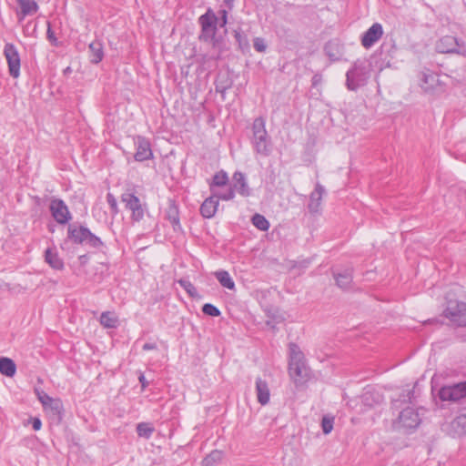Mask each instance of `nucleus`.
<instances>
[{
    "label": "nucleus",
    "instance_id": "nucleus-4",
    "mask_svg": "<svg viewBox=\"0 0 466 466\" xmlns=\"http://www.w3.org/2000/svg\"><path fill=\"white\" fill-rule=\"evenodd\" d=\"M436 50L441 54H458L466 57V46L452 35L441 37L436 44Z\"/></svg>",
    "mask_w": 466,
    "mask_h": 466
},
{
    "label": "nucleus",
    "instance_id": "nucleus-39",
    "mask_svg": "<svg viewBox=\"0 0 466 466\" xmlns=\"http://www.w3.org/2000/svg\"><path fill=\"white\" fill-rule=\"evenodd\" d=\"M35 393L37 397V400L41 402L44 409H47L48 402L51 401L52 397H50L47 393H46L43 390L35 388Z\"/></svg>",
    "mask_w": 466,
    "mask_h": 466
},
{
    "label": "nucleus",
    "instance_id": "nucleus-6",
    "mask_svg": "<svg viewBox=\"0 0 466 466\" xmlns=\"http://www.w3.org/2000/svg\"><path fill=\"white\" fill-rule=\"evenodd\" d=\"M121 200L125 204L127 209L131 211V218L134 221L139 222L143 219L146 205H143L134 193L126 191L121 196Z\"/></svg>",
    "mask_w": 466,
    "mask_h": 466
},
{
    "label": "nucleus",
    "instance_id": "nucleus-17",
    "mask_svg": "<svg viewBox=\"0 0 466 466\" xmlns=\"http://www.w3.org/2000/svg\"><path fill=\"white\" fill-rule=\"evenodd\" d=\"M324 52L330 61L336 62L343 56V46L336 39L329 40L324 46Z\"/></svg>",
    "mask_w": 466,
    "mask_h": 466
},
{
    "label": "nucleus",
    "instance_id": "nucleus-25",
    "mask_svg": "<svg viewBox=\"0 0 466 466\" xmlns=\"http://www.w3.org/2000/svg\"><path fill=\"white\" fill-rule=\"evenodd\" d=\"M16 366L13 360L1 357L0 358V373L6 377H13L15 374Z\"/></svg>",
    "mask_w": 466,
    "mask_h": 466
},
{
    "label": "nucleus",
    "instance_id": "nucleus-7",
    "mask_svg": "<svg viewBox=\"0 0 466 466\" xmlns=\"http://www.w3.org/2000/svg\"><path fill=\"white\" fill-rule=\"evenodd\" d=\"M444 316L458 326L466 327V303L449 301Z\"/></svg>",
    "mask_w": 466,
    "mask_h": 466
},
{
    "label": "nucleus",
    "instance_id": "nucleus-33",
    "mask_svg": "<svg viewBox=\"0 0 466 466\" xmlns=\"http://www.w3.org/2000/svg\"><path fill=\"white\" fill-rule=\"evenodd\" d=\"M252 224L261 231H267L269 228L268 220L260 214H255L251 218Z\"/></svg>",
    "mask_w": 466,
    "mask_h": 466
},
{
    "label": "nucleus",
    "instance_id": "nucleus-5",
    "mask_svg": "<svg viewBox=\"0 0 466 466\" xmlns=\"http://www.w3.org/2000/svg\"><path fill=\"white\" fill-rule=\"evenodd\" d=\"M420 423L419 413L410 407L403 409L397 420L393 421V428L396 430L416 429Z\"/></svg>",
    "mask_w": 466,
    "mask_h": 466
},
{
    "label": "nucleus",
    "instance_id": "nucleus-9",
    "mask_svg": "<svg viewBox=\"0 0 466 466\" xmlns=\"http://www.w3.org/2000/svg\"><path fill=\"white\" fill-rule=\"evenodd\" d=\"M4 55L7 62L9 75L13 78H17L20 76L21 60L15 45L6 43L4 47Z\"/></svg>",
    "mask_w": 466,
    "mask_h": 466
},
{
    "label": "nucleus",
    "instance_id": "nucleus-50",
    "mask_svg": "<svg viewBox=\"0 0 466 466\" xmlns=\"http://www.w3.org/2000/svg\"><path fill=\"white\" fill-rule=\"evenodd\" d=\"M311 82H312V86H314V87L317 86L321 82V76H319L318 74L314 75Z\"/></svg>",
    "mask_w": 466,
    "mask_h": 466
},
{
    "label": "nucleus",
    "instance_id": "nucleus-41",
    "mask_svg": "<svg viewBox=\"0 0 466 466\" xmlns=\"http://www.w3.org/2000/svg\"><path fill=\"white\" fill-rule=\"evenodd\" d=\"M334 418L324 416L321 420V428L324 434H329L333 430Z\"/></svg>",
    "mask_w": 466,
    "mask_h": 466
},
{
    "label": "nucleus",
    "instance_id": "nucleus-2",
    "mask_svg": "<svg viewBox=\"0 0 466 466\" xmlns=\"http://www.w3.org/2000/svg\"><path fill=\"white\" fill-rule=\"evenodd\" d=\"M251 143L254 151L263 157H268L272 152L271 137L266 129V121L262 116L256 117L253 121Z\"/></svg>",
    "mask_w": 466,
    "mask_h": 466
},
{
    "label": "nucleus",
    "instance_id": "nucleus-24",
    "mask_svg": "<svg viewBox=\"0 0 466 466\" xmlns=\"http://www.w3.org/2000/svg\"><path fill=\"white\" fill-rule=\"evenodd\" d=\"M233 81L228 74L219 73L215 80L216 91L224 96L227 90L232 87Z\"/></svg>",
    "mask_w": 466,
    "mask_h": 466
},
{
    "label": "nucleus",
    "instance_id": "nucleus-27",
    "mask_svg": "<svg viewBox=\"0 0 466 466\" xmlns=\"http://www.w3.org/2000/svg\"><path fill=\"white\" fill-rule=\"evenodd\" d=\"M215 277L220 285L228 289L235 290V282L226 270H218L215 272Z\"/></svg>",
    "mask_w": 466,
    "mask_h": 466
},
{
    "label": "nucleus",
    "instance_id": "nucleus-28",
    "mask_svg": "<svg viewBox=\"0 0 466 466\" xmlns=\"http://www.w3.org/2000/svg\"><path fill=\"white\" fill-rule=\"evenodd\" d=\"M99 321L100 324L106 329H115L118 325L117 317L110 311L102 312Z\"/></svg>",
    "mask_w": 466,
    "mask_h": 466
},
{
    "label": "nucleus",
    "instance_id": "nucleus-13",
    "mask_svg": "<svg viewBox=\"0 0 466 466\" xmlns=\"http://www.w3.org/2000/svg\"><path fill=\"white\" fill-rule=\"evenodd\" d=\"M383 35V27L380 23H374L367 31L361 35V45L366 49L370 48L377 43Z\"/></svg>",
    "mask_w": 466,
    "mask_h": 466
},
{
    "label": "nucleus",
    "instance_id": "nucleus-44",
    "mask_svg": "<svg viewBox=\"0 0 466 466\" xmlns=\"http://www.w3.org/2000/svg\"><path fill=\"white\" fill-rule=\"evenodd\" d=\"M253 46H254V49L259 53H264L268 47V46L265 42V39L262 37L254 38Z\"/></svg>",
    "mask_w": 466,
    "mask_h": 466
},
{
    "label": "nucleus",
    "instance_id": "nucleus-16",
    "mask_svg": "<svg viewBox=\"0 0 466 466\" xmlns=\"http://www.w3.org/2000/svg\"><path fill=\"white\" fill-rule=\"evenodd\" d=\"M218 205L219 200L217 198V196L212 194L201 204L199 208L201 216L205 218H213L218 210Z\"/></svg>",
    "mask_w": 466,
    "mask_h": 466
},
{
    "label": "nucleus",
    "instance_id": "nucleus-10",
    "mask_svg": "<svg viewBox=\"0 0 466 466\" xmlns=\"http://www.w3.org/2000/svg\"><path fill=\"white\" fill-rule=\"evenodd\" d=\"M49 209L52 217L58 224H66L72 218L67 206L62 199L53 198Z\"/></svg>",
    "mask_w": 466,
    "mask_h": 466
},
{
    "label": "nucleus",
    "instance_id": "nucleus-21",
    "mask_svg": "<svg viewBox=\"0 0 466 466\" xmlns=\"http://www.w3.org/2000/svg\"><path fill=\"white\" fill-rule=\"evenodd\" d=\"M256 393L259 404L264 406L269 402L270 390L268 388V384L266 380H263L261 378H257L256 380Z\"/></svg>",
    "mask_w": 466,
    "mask_h": 466
},
{
    "label": "nucleus",
    "instance_id": "nucleus-53",
    "mask_svg": "<svg viewBox=\"0 0 466 466\" xmlns=\"http://www.w3.org/2000/svg\"><path fill=\"white\" fill-rule=\"evenodd\" d=\"M430 79L433 81L434 80V76H428V75H424L423 76V82L425 84H427Z\"/></svg>",
    "mask_w": 466,
    "mask_h": 466
},
{
    "label": "nucleus",
    "instance_id": "nucleus-47",
    "mask_svg": "<svg viewBox=\"0 0 466 466\" xmlns=\"http://www.w3.org/2000/svg\"><path fill=\"white\" fill-rule=\"evenodd\" d=\"M32 427L35 431H39L42 427V421L39 418H32Z\"/></svg>",
    "mask_w": 466,
    "mask_h": 466
},
{
    "label": "nucleus",
    "instance_id": "nucleus-31",
    "mask_svg": "<svg viewBox=\"0 0 466 466\" xmlns=\"http://www.w3.org/2000/svg\"><path fill=\"white\" fill-rule=\"evenodd\" d=\"M223 458V453L220 451L214 450L208 454L202 461L203 466H212L219 462Z\"/></svg>",
    "mask_w": 466,
    "mask_h": 466
},
{
    "label": "nucleus",
    "instance_id": "nucleus-54",
    "mask_svg": "<svg viewBox=\"0 0 466 466\" xmlns=\"http://www.w3.org/2000/svg\"><path fill=\"white\" fill-rule=\"evenodd\" d=\"M70 71H71V68H70V67H66V68L65 69V72H70Z\"/></svg>",
    "mask_w": 466,
    "mask_h": 466
},
{
    "label": "nucleus",
    "instance_id": "nucleus-1",
    "mask_svg": "<svg viewBox=\"0 0 466 466\" xmlns=\"http://www.w3.org/2000/svg\"><path fill=\"white\" fill-rule=\"evenodd\" d=\"M228 10L221 9L218 11V16L211 7H208L205 14L198 17V24L201 27V32L198 36L202 42H208L217 46L219 43L217 37L218 26L225 27L228 24Z\"/></svg>",
    "mask_w": 466,
    "mask_h": 466
},
{
    "label": "nucleus",
    "instance_id": "nucleus-51",
    "mask_svg": "<svg viewBox=\"0 0 466 466\" xmlns=\"http://www.w3.org/2000/svg\"><path fill=\"white\" fill-rule=\"evenodd\" d=\"M225 5L228 7V10H232L234 7L235 0H223Z\"/></svg>",
    "mask_w": 466,
    "mask_h": 466
},
{
    "label": "nucleus",
    "instance_id": "nucleus-45",
    "mask_svg": "<svg viewBox=\"0 0 466 466\" xmlns=\"http://www.w3.org/2000/svg\"><path fill=\"white\" fill-rule=\"evenodd\" d=\"M453 425L456 428H461V431L466 433V414H461L458 416L454 420Z\"/></svg>",
    "mask_w": 466,
    "mask_h": 466
},
{
    "label": "nucleus",
    "instance_id": "nucleus-26",
    "mask_svg": "<svg viewBox=\"0 0 466 466\" xmlns=\"http://www.w3.org/2000/svg\"><path fill=\"white\" fill-rule=\"evenodd\" d=\"M16 2L20 6L22 17L34 15L38 10L35 0H16Z\"/></svg>",
    "mask_w": 466,
    "mask_h": 466
},
{
    "label": "nucleus",
    "instance_id": "nucleus-35",
    "mask_svg": "<svg viewBox=\"0 0 466 466\" xmlns=\"http://www.w3.org/2000/svg\"><path fill=\"white\" fill-rule=\"evenodd\" d=\"M177 283L181 288L185 289V291L188 294L190 298L198 297L197 289L187 279H180L177 280Z\"/></svg>",
    "mask_w": 466,
    "mask_h": 466
},
{
    "label": "nucleus",
    "instance_id": "nucleus-46",
    "mask_svg": "<svg viewBox=\"0 0 466 466\" xmlns=\"http://www.w3.org/2000/svg\"><path fill=\"white\" fill-rule=\"evenodd\" d=\"M46 38L52 44V46H58V45H59L58 40H57V38L55 35V32L53 31L49 22H47Z\"/></svg>",
    "mask_w": 466,
    "mask_h": 466
},
{
    "label": "nucleus",
    "instance_id": "nucleus-18",
    "mask_svg": "<svg viewBox=\"0 0 466 466\" xmlns=\"http://www.w3.org/2000/svg\"><path fill=\"white\" fill-rule=\"evenodd\" d=\"M87 228L82 225H69L67 228V238L75 244L85 243Z\"/></svg>",
    "mask_w": 466,
    "mask_h": 466
},
{
    "label": "nucleus",
    "instance_id": "nucleus-49",
    "mask_svg": "<svg viewBox=\"0 0 466 466\" xmlns=\"http://www.w3.org/2000/svg\"><path fill=\"white\" fill-rule=\"evenodd\" d=\"M143 350H157V346L156 343H145L142 347Z\"/></svg>",
    "mask_w": 466,
    "mask_h": 466
},
{
    "label": "nucleus",
    "instance_id": "nucleus-14",
    "mask_svg": "<svg viewBox=\"0 0 466 466\" xmlns=\"http://www.w3.org/2000/svg\"><path fill=\"white\" fill-rule=\"evenodd\" d=\"M325 194L324 187L317 182L315 189L309 195V201L308 204L309 211L311 214H317L321 209L322 196Z\"/></svg>",
    "mask_w": 466,
    "mask_h": 466
},
{
    "label": "nucleus",
    "instance_id": "nucleus-42",
    "mask_svg": "<svg viewBox=\"0 0 466 466\" xmlns=\"http://www.w3.org/2000/svg\"><path fill=\"white\" fill-rule=\"evenodd\" d=\"M106 202L110 208L111 213L113 215H116L119 210H118L116 199L112 193L106 194Z\"/></svg>",
    "mask_w": 466,
    "mask_h": 466
},
{
    "label": "nucleus",
    "instance_id": "nucleus-40",
    "mask_svg": "<svg viewBox=\"0 0 466 466\" xmlns=\"http://www.w3.org/2000/svg\"><path fill=\"white\" fill-rule=\"evenodd\" d=\"M202 312L205 315L210 316V317H218L220 316L221 312L218 309V307L211 303H206L202 307Z\"/></svg>",
    "mask_w": 466,
    "mask_h": 466
},
{
    "label": "nucleus",
    "instance_id": "nucleus-38",
    "mask_svg": "<svg viewBox=\"0 0 466 466\" xmlns=\"http://www.w3.org/2000/svg\"><path fill=\"white\" fill-rule=\"evenodd\" d=\"M47 409H50L55 415H57L61 419L63 411V404L59 399H51V401L47 404Z\"/></svg>",
    "mask_w": 466,
    "mask_h": 466
},
{
    "label": "nucleus",
    "instance_id": "nucleus-11",
    "mask_svg": "<svg viewBox=\"0 0 466 466\" xmlns=\"http://www.w3.org/2000/svg\"><path fill=\"white\" fill-rule=\"evenodd\" d=\"M134 144L136 146L135 160L142 162L153 158V151L151 144L147 138L142 136L134 137Z\"/></svg>",
    "mask_w": 466,
    "mask_h": 466
},
{
    "label": "nucleus",
    "instance_id": "nucleus-30",
    "mask_svg": "<svg viewBox=\"0 0 466 466\" xmlns=\"http://www.w3.org/2000/svg\"><path fill=\"white\" fill-rule=\"evenodd\" d=\"M413 397H414L413 390H409L407 391H403L400 395L399 399L392 400V408L399 410L400 408L401 403L411 402V400L413 399Z\"/></svg>",
    "mask_w": 466,
    "mask_h": 466
},
{
    "label": "nucleus",
    "instance_id": "nucleus-34",
    "mask_svg": "<svg viewBox=\"0 0 466 466\" xmlns=\"http://www.w3.org/2000/svg\"><path fill=\"white\" fill-rule=\"evenodd\" d=\"M86 238L84 243L85 245H88L89 247L94 248H100L104 246V243L100 239V238L93 234L88 228L86 230Z\"/></svg>",
    "mask_w": 466,
    "mask_h": 466
},
{
    "label": "nucleus",
    "instance_id": "nucleus-19",
    "mask_svg": "<svg viewBox=\"0 0 466 466\" xmlns=\"http://www.w3.org/2000/svg\"><path fill=\"white\" fill-rule=\"evenodd\" d=\"M166 218L172 224L173 229L175 231L181 229L178 206L173 199L168 201V206L166 210Z\"/></svg>",
    "mask_w": 466,
    "mask_h": 466
},
{
    "label": "nucleus",
    "instance_id": "nucleus-52",
    "mask_svg": "<svg viewBox=\"0 0 466 466\" xmlns=\"http://www.w3.org/2000/svg\"><path fill=\"white\" fill-rule=\"evenodd\" d=\"M78 260L81 265H85L88 261V256L87 255H81L78 257Z\"/></svg>",
    "mask_w": 466,
    "mask_h": 466
},
{
    "label": "nucleus",
    "instance_id": "nucleus-43",
    "mask_svg": "<svg viewBox=\"0 0 466 466\" xmlns=\"http://www.w3.org/2000/svg\"><path fill=\"white\" fill-rule=\"evenodd\" d=\"M235 192L236 191L234 190V188L232 187H230L225 192H221V193L214 194V195L217 196V198L218 200L222 199L225 201H228L235 198Z\"/></svg>",
    "mask_w": 466,
    "mask_h": 466
},
{
    "label": "nucleus",
    "instance_id": "nucleus-48",
    "mask_svg": "<svg viewBox=\"0 0 466 466\" xmlns=\"http://www.w3.org/2000/svg\"><path fill=\"white\" fill-rule=\"evenodd\" d=\"M138 380L141 383L142 390H145L148 386V382L147 381L145 375L140 372L138 376Z\"/></svg>",
    "mask_w": 466,
    "mask_h": 466
},
{
    "label": "nucleus",
    "instance_id": "nucleus-23",
    "mask_svg": "<svg viewBox=\"0 0 466 466\" xmlns=\"http://www.w3.org/2000/svg\"><path fill=\"white\" fill-rule=\"evenodd\" d=\"M45 261L54 269L62 270L64 268V261L58 253L50 248L45 251Z\"/></svg>",
    "mask_w": 466,
    "mask_h": 466
},
{
    "label": "nucleus",
    "instance_id": "nucleus-32",
    "mask_svg": "<svg viewBox=\"0 0 466 466\" xmlns=\"http://www.w3.org/2000/svg\"><path fill=\"white\" fill-rule=\"evenodd\" d=\"M155 429L148 422H140L137 425V433L139 437L149 439Z\"/></svg>",
    "mask_w": 466,
    "mask_h": 466
},
{
    "label": "nucleus",
    "instance_id": "nucleus-22",
    "mask_svg": "<svg viewBox=\"0 0 466 466\" xmlns=\"http://www.w3.org/2000/svg\"><path fill=\"white\" fill-rule=\"evenodd\" d=\"M89 58L90 62L96 65L104 58V46L101 41L96 40L89 44Z\"/></svg>",
    "mask_w": 466,
    "mask_h": 466
},
{
    "label": "nucleus",
    "instance_id": "nucleus-15",
    "mask_svg": "<svg viewBox=\"0 0 466 466\" xmlns=\"http://www.w3.org/2000/svg\"><path fill=\"white\" fill-rule=\"evenodd\" d=\"M233 186L235 191H237L242 197H249L251 195V189L248 187L245 174L240 171H236L232 177Z\"/></svg>",
    "mask_w": 466,
    "mask_h": 466
},
{
    "label": "nucleus",
    "instance_id": "nucleus-3",
    "mask_svg": "<svg viewBox=\"0 0 466 466\" xmlns=\"http://www.w3.org/2000/svg\"><path fill=\"white\" fill-rule=\"evenodd\" d=\"M370 77V64L366 59H358L346 73V86L350 91H357L367 84Z\"/></svg>",
    "mask_w": 466,
    "mask_h": 466
},
{
    "label": "nucleus",
    "instance_id": "nucleus-29",
    "mask_svg": "<svg viewBox=\"0 0 466 466\" xmlns=\"http://www.w3.org/2000/svg\"><path fill=\"white\" fill-rule=\"evenodd\" d=\"M228 183V177L227 172L220 170L217 172L212 178V182L209 184L210 190H213L214 187H223Z\"/></svg>",
    "mask_w": 466,
    "mask_h": 466
},
{
    "label": "nucleus",
    "instance_id": "nucleus-36",
    "mask_svg": "<svg viewBox=\"0 0 466 466\" xmlns=\"http://www.w3.org/2000/svg\"><path fill=\"white\" fill-rule=\"evenodd\" d=\"M234 37L238 42L239 48L244 50L248 48L249 44L247 35L241 31V29H238L234 31Z\"/></svg>",
    "mask_w": 466,
    "mask_h": 466
},
{
    "label": "nucleus",
    "instance_id": "nucleus-8",
    "mask_svg": "<svg viewBox=\"0 0 466 466\" xmlns=\"http://www.w3.org/2000/svg\"><path fill=\"white\" fill-rule=\"evenodd\" d=\"M438 396L442 401L454 402L466 398V380L441 387Z\"/></svg>",
    "mask_w": 466,
    "mask_h": 466
},
{
    "label": "nucleus",
    "instance_id": "nucleus-12",
    "mask_svg": "<svg viewBox=\"0 0 466 466\" xmlns=\"http://www.w3.org/2000/svg\"><path fill=\"white\" fill-rule=\"evenodd\" d=\"M289 373L296 384L303 383L309 377L305 359L289 361Z\"/></svg>",
    "mask_w": 466,
    "mask_h": 466
},
{
    "label": "nucleus",
    "instance_id": "nucleus-20",
    "mask_svg": "<svg viewBox=\"0 0 466 466\" xmlns=\"http://www.w3.org/2000/svg\"><path fill=\"white\" fill-rule=\"evenodd\" d=\"M352 268H345L340 272L333 271V277L336 280V284L339 288L342 289H349L351 288L353 276H352Z\"/></svg>",
    "mask_w": 466,
    "mask_h": 466
},
{
    "label": "nucleus",
    "instance_id": "nucleus-37",
    "mask_svg": "<svg viewBox=\"0 0 466 466\" xmlns=\"http://www.w3.org/2000/svg\"><path fill=\"white\" fill-rule=\"evenodd\" d=\"M304 355L299 347L295 343L289 344V361L303 360Z\"/></svg>",
    "mask_w": 466,
    "mask_h": 466
}]
</instances>
